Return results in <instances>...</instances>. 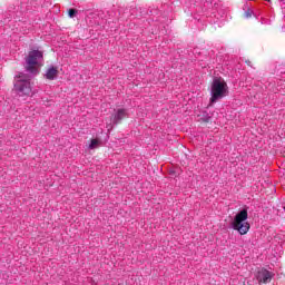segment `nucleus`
<instances>
[{"mask_svg": "<svg viewBox=\"0 0 285 285\" xmlns=\"http://www.w3.org/2000/svg\"><path fill=\"white\" fill-rule=\"evenodd\" d=\"M77 9H69L68 10V17L70 18V19H75V17H77Z\"/></svg>", "mask_w": 285, "mask_h": 285, "instance_id": "9", "label": "nucleus"}, {"mask_svg": "<svg viewBox=\"0 0 285 285\" xmlns=\"http://www.w3.org/2000/svg\"><path fill=\"white\" fill-rule=\"evenodd\" d=\"M246 219H248V209L243 208L235 215L234 220L230 224L232 228L237 230L239 235H246V233L250 230V224H248Z\"/></svg>", "mask_w": 285, "mask_h": 285, "instance_id": "3", "label": "nucleus"}, {"mask_svg": "<svg viewBox=\"0 0 285 285\" xmlns=\"http://www.w3.org/2000/svg\"><path fill=\"white\" fill-rule=\"evenodd\" d=\"M256 279L259 284H268L273 279V273L266 268H262L257 272Z\"/></svg>", "mask_w": 285, "mask_h": 285, "instance_id": "4", "label": "nucleus"}, {"mask_svg": "<svg viewBox=\"0 0 285 285\" xmlns=\"http://www.w3.org/2000/svg\"><path fill=\"white\" fill-rule=\"evenodd\" d=\"M58 76H59V70L55 66H51L49 69H47L45 73V77L49 81H55V79H57Z\"/></svg>", "mask_w": 285, "mask_h": 285, "instance_id": "6", "label": "nucleus"}, {"mask_svg": "<svg viewBox=\"0 0 285 285\" xmlns=\"http://www.w3.org/2000/svg\"><path fill=\"white\" fill-rule=\"evenodd\" d=\"M199 120L204 121L205 124H208V121H210V119H213V117L210 116V114H208V111H203L200 112V115H198Z\"/></svg>", "mask_w": 285, "mask_h": 285, "instance_id": "7", "label": "nucleus"}, {"mask_svg": "<svg viewBox=\"0 0 285 285\" xmlns=\"http://www.w3.org/2000/svg\"><path fill=\"white\" fill-rule=\"evenodd\" d=\"M39 61H43V51L31 50L24 58V71H18L14 76L13 92L18 97H32L30 81L39 75Z\"/></svg>", "mask_w": 285, "mask_h": 285, "instance_id": "1", "label": "nucleus"}, {"mask_svg": "<svg viewBox=\"0 0 285 285\" xmlns=\"http://www.w3.org/2000/svg\"><path fill=\"white\" fill-rule=\"evenodd\" d=\"M210 104H217L224 97H228V83L222 78H214L210 89Z\"/></svg>", "mask_w": 285, "mask_h": 285, "instance_id": "2", "label": "nucleus"}, {"mask_svg": "<svg viewBox=\"0 0 285 285\" xmlns=\"http://www.w3.org/2000/svg\"><path fill=\"white\" fill-rule=\"evenodd\" d=\"M98 146H99V140H97V139H91L90 140V144H89V149L90 150H95V148H98Z\"/></svg>", "mask_w": 285, "mask_h": 285, "instance_id": "8", "label": "nucleus"}, {"mask_svg": "<svg viewBox=\"0 0 285 285\" xmlns=\"http://www.w3.org/2000/svg\"><path fill=\"white\" fill-rule=\"evenodd\" d=\"M245 17H246V19H249V17H253V10L247 9V10L245 11Z\"/></svg>", "mask_w": 285, "mask_h": 285, "instance_id": "10", "label": "nucleus"}, {"mask_svg": "<svg viewBox=\"0 0 285 285\" xmlns=\"http://www.w3.org/2000/svg\"><path fill=\"white\" fill-rule=\"evenodd\" d=\"M128 112L126 111V109L121 108V109H117V111L115 114L111 115L110 117V121L112 124V126H118V124H121V121H124V119H126Z\"/></svg>", "mask_w": 285, "mask_h": 285, "instance_id": "5", "label": "nucleus"}, {"mask_svg": "<svg viewBox=\"0 0 285 285\" xmlns=\"http://www.w3.org/2000/svg\"><path fill=\"white\" fill-rule=\"evenodd\" d=\"M265 1H267L268 3H271V0H265Z\"/></svg>", "mask_w": 285, "mask_h": 285, "instance_id": "11", "label": "nucleus"}]
</instances>
